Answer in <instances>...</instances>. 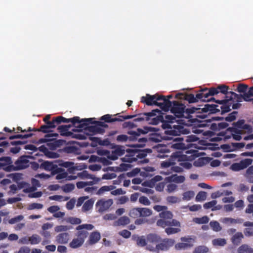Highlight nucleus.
<instances>
[{
	"label": "nucleus",
	"instance_id": "obj_40",
	"mask_svg": "<svg viewBox=\"0 0 253 253\" xmlns=\"http://www.w3.org/2000/svg\"><path fill=\"white\" fill-rule=\"evenodd\" d=\"M181 154H182V153H181ZM183 154V153H182ZM183 155H184L183 154ZM185 155H186L188 157H189L191 159H189V160H181L180 161H179L178 162H182V161H183V163H180L179 164V165L183 166L184 168H185L186 169H190V168H191L192 167V165L191 164H190L189 161H192L194 157H193V155H190V156H188L186 154H185Z\"/></svg>",
	"mask_w": 253,
	"mask_h": 253
},
{
	"label": "nucleus",
	"instance_id": "obj_29",
	"mask_svg": "<svg viewBox=\"0 0 253 253\" xmlns=\"http://www.w3.org/2000/svg\"><path fill=\"white\" fill-rule=\"evenodd\" d=\"M57 174L56 179L57 180L67 179V173L63 171L61 168H57L54 174Z\"/></svg>",
	"mask_w": 253,
	"mask_h": 253
},
{
	"label": "nucleus",
	"instance_id": "obj_37",
	"mask_svg": "<svg viewBox=\"0 0 253 253\" xmlns=\"http://www.w3.org/2000/svg\"><path fill=\"white\" fill-rule=\"evenodd\" d=\"M130 222L129 218L126 216L120 218L115 223V225H126Z\"/></svg>",
	"mask_w": 253,
	"mask_h": 253
},
{
	"label": "nucleus",
	"instance_id": "obj_23",
	"mask_svg": "<svg viewBox=\"0 0 253 253\" xmlns=\"http://www.w3.org/2000/svg\"><path fill=\"white\" fill-rule=\"evenodd\" d=\"M84 241L85 240L83 238L77 237V238L72 240V241L70 243L69 246L73 249H76L81 247L83 245Z\"/></svg>",
	"mask_w": 253,
	"mask_h": 253
},
{
	"label": "nucleus",
	"instance_id": "obj_55",
	"mask_svg": "<svg viewBox=\"0 0 253 253\" xmlns=\"http://www.w3.org/2000/svg\"><path fill=\"white\" fill-rule=\"evenodd\" d=\"M75 185L73 184H67L62 187V190L65 193H69L75 189Z\"/></svg>",
	"mask_w": 253,
	"mask_h": 253
},
{
	"label": "nucleus",
	"instance_id": "obj_27",
	"mask_svg": "<svg viewBox=\"0 0 253 253\" xmlns=\"http://www.w3.org/2000/svg\"><path fill=\"white\" fill-rule=\"evenodd\" d=\"M179 137H176L173 141V143L171 144L169 147L175 149L182 150L185 148L184 144L179 141Z\"/></svg>",
	"mask_w": 253,
	"mask_h": 253
},
{
	"label": "nucleus",
	"instance_id": "obj_39",
	"mask_svg": "<svg viewBox=\"0 0 253 253\" xmlns=\"http://www.w3.org/2000/svg\"><path fill=\"white\" fill-rule=\"evenodd\" d=\"M114 188L115 187L113 185L103 186L98 190L97 194L99 195H102L104 194L105 192L112 191Z\"/></svg>",
	"mask_w": 253,
	"mask_h": 253
},
{
	"label": "nucleus",
	"instance_id": "obj_43",
	"mask_svg": "<svg viewBox=\"0 0 253 253\" xmlns=\"http://www.w3.org/2000/svg\"><path fill=\"white\" fill-rule=\"evenodd\" d=\"M94 204L93 201L88 200L85 202L82 207V210L84 211H87L90 210L93 207Z\"/></svg>",
	"mask_w": 253,
	"mask_h": 253
},
{
	"label": "nucleus",
	"instance_id": "obj_28",
	"mask_svg": "<svg viewBox=\"0 0 253 253\" xmlns=\"http://www.w3.org/2000/svg\"><path fill=\"white\" fill-rule=\"evenodd\" d=\"M195 195V192L193 190H187L182 193V199L184 201H189L193 199Z\"/></svg>",
	"mask_w": 253,
	"mask_h": 253
},
{
	"label": "nucleus",
	"instance_id": "obj_24",
	"mask_svg": "<svg viewBox=\"0 0 253 253\" xmlns=\"http://www.w3.org/2000/svg\"><path fill=\"white\" fill-rule=\"evenodd\" d=\"M217 201L212 200L209 202L206 203L204 205V208L206 209H211L212 211L219 210L222 208V206L218 205H216Z\"/></svg>",
	"mask_w": 253,
	"mask_h": 253
},
{
	"label": "nucleus",
	"instance_id": "obj_21",
	"mask_svg": "<svg viewBox=\"0 0 253 253\" xmlns=\"http://www.w3.org/2000/svg\"><path fill=\"white\" fill-rule=\"evenodd\" d=\"M100 238L101 236L99 232H93L90 234L87 243L89 245L94 244L100 240Z\"/></svg>",
	"mask_w": 253,
	"mask_h": 253
},
{
	"label": "nucleus",
	"instance_id": "obj_54",
	"mask_svg": "<svg viewBox=\"0 0 253 253\" xmlns=\"http://www.w3.org/2000/svg\"><path fill=\"white\" fill-rule=\"evenodd\" d=\"M49 199L51 200H55L58 202H62L67 201L69 198L60 195H54L49 197Z\"/></svg>",
	"mask_w": 253,
	"mask_h": 253
},
{
	"label": "nucleus",
	"instance_id": "obj_62",
	"mask_svg": "<svg viewBox=\"0 0 253 253\" xmlns=\"http://www.w3.org/2000/svg\"><path fill=\"white\" fill-rule=\"evenodd\" d=\"M139 202L140 204L145 206H149L151 204L150 201L145 196H141L139 198Z\"/></svg>",
	"mask_w": 253,
	"mask_h": 253
},
{
	"label": "nucleus",
	"instance_id": "obj_35",
	"mask_svg": "<svg viewBox=\"0 0 253 253\" xmlns=\"http://www.w3.org/2000/svg\"><path fill=\"white\" fill-rule=\"evenodd\" d=\"M131 166L129 164H122L120 165L119 167H115V168H111V170L115 171H126L128 170Z\"/></svg>",
	"mask_w": 253,
	"mask_h": 253
},
{
	"label": "nucleus",
	"instance_id": "obj_8",
	"mask_svg": "<svg viewBox=\"0 0 253 253\" xmlns=\"http://www.w3.org/2000/svg\"><path fill=\"white\" fill-rule=\"evenodd\" d=\"M253 162V160L252 159H245L239 163L232 165L231 169L234 171H238L247 168L248 166L251 165Z\"/></svg>",
	"mask_w": 253,
	"mask_h": 253
},
{
	"label": "nucleus",
	"instance_id": "obj_15",
	"mask_svg": "<svg viewBox=\"0 0 253 253\" xmlns=\"http://www.w3.org/2000/svg\"><path fill=\"white\" fill-rule=\"evenodd\" d=\"M159 95V94H156L153 95L147 94L146 96L141 97V101L145 103L148 105H156Z\"/></svg>",
	"mask_w": 253,
	"mask_h": 253
},
{
	"label": "nucleus",
	"instance_id": "obj_13",
	"mask_svg": "<svg viewBox=\"0 0 253 253\" xmlns=\"http://www.w3.org/2000/svg\"><path fill=\"white\" fill-rule=\"evenodd\" d=\"M157 225L158 226L162 227H165L168 226H174L175 227H180V223L176 220L172 219L171 220H168L166 219L161 218L159 219L157 222Z\"/></svg>",
	"mask_w": 253,
	"mask_h": 253
},
{
	"label": "nucleus",
	"instance_id": "obj_3",
	"mask_svg": "<svg viewBox=\"0 0 253 253\" xmlns=\"http://www.w3.org/2000/svg\"><path fill=\"white\" fill-rule=\"evenodd\" d=\"M190 159V158L188 157L186 155L181 154V152H177L168 161L163 162L161 163V167L164 168H167L176 164L177 162L181 160H189Z\"/></svg>",
	"mask_w": 253,
	"mask_h": 253
},
{
	"label": "nucleus",
	"instance_id": "obj_46",
	"mask_svg": "<svg viewBox=\"0 0 253 253\" xmlns=\"http://www.w3.org/2000/svg\"><path fill=\"white\" fill-rule=\"evenodd\" d=\"M209 251V248L206 246H199L195 248L193 253H207Z\"/></svg>",
	"mask_w": 253,
	"mask_h": 253
},
{
	"label": "nucleus",
	"instance_id": "obj_59",
	"mask_svg": "<svg viewBox=\"0 0 253 253\" xmlns=\"http://www.w3.org/2000/svg\"><path fill=\"white\" fill-rule=\"evenodd\" d=\"M242 96L244 100L246 101H253V92L249 90L248 92H245Z\"/></svg>",
	"mask_w": 253,
	"mask_h": 253
},
{
	"label": "nucleus",
	"instance_id": "obj_45",
	"mask_svg": "<svg viewBox=\"0 0 253 253\" xmlns=\"http://www.w3.org/2000/svg\"><path fill=\"white\" fill-rule=\"evenodd\" d=\"M140 208H135L130 210L129 215L131 217L136 218L140 217Z\"/></svg>",
	"mask_w": 253,
	"mask_h": 253
},
{
	"label": "nucleus",
	"instance_id": "obj_38",
	"mask_svg": "<svg viewBox=\"0 0 253 253\" xmlns=\"http://www.w3.org/2000/svg\"><path fill=\"white\" fill-rule=\"evenodd\" d=\"M159 216L161 218L170 220L172 219L173 215L170 211H168V210H166L165 211L159 213Z\"/></svg>",
	"mask_w": 253,
	"mask_h": 253
},
{
	"label": "nucleus",
	"instance_id": "obj_53",
	"mask_svg": "<svg viewBox=\"0 0 253 253\" xmlns=\"http://www.w3.org/2000/svg\"><path fill=\"white\" fill-rule=\"evenodd\" d=\"M7 177L14 182H17L22 178V175L19 173H11Z\"/></svg>",
	"mask_w": 253,
	"mask_h": 253
},
{
	"label": "nucleus",
	"instance_id": "obj_47",
	"mask_svg": "<svg viewBox=\"0 0 253 253\" xmlns=\"http://www.w3.org/2000/svg\"><path fill=\"white\" fill-rule=\"evenodd\" d=\"M193 221L198 224H204L208 223L209 221V218L207 216L202 217H196L193 219Z\"/></svg>",
	"mask_w": 253,
	"mask_h": 253
},
{
	"label": "nucleus",
	"instance_id": "obj_26",
	"mask_svg": "<svg viewBox=\"0 0 253 253\" xmlns=\"http://www.w3.org/2000/svg\"><path fill=\"white\" fill-rule=\"evenodd\" d=\"M232 147L229 146L228 145H224L223 148L226 149L227 151H232L236 149L243 148L245 146L244 143H232Z\"/></svg>",
	"mask_w": 253,
	"mask_h": 253
},
{
	"label": "nucleus",
	"instance_id": "obj_12",
	"mask_svg": "<svg viewBox=\"0 0 253 253\" xmlns=\"http://www.w3.org/2000/svg\"><path fill=\"white\" fill-rule=\"evenodd\" d=\"M185 106L182 104H180L175 101L173 106L171 109V112L177 117H181L183 115Z\"/></svg>",
	"mask_w": 253,
	"mask_h": 253
},
{
	"label": "nucleus",
	"instance_id": "obj_61",
	"mask_svg": "<svg viewBox=\"0 0 253 253\" xmlns=\"http://www.w3.org/2000/svg\"><path fill=\"white\" fill-rule=\"evenodd\" d=\"M137 243L139 246L141 247H143L146 245H147V247L148 246L147 240H146L143 236L138 238L137 239Z\"/></svg>",
	"mask_w": 253,
	"mask_h": 253
},
{
	"label": "nucleus",
	"instance_id": "obj_5",
	"mask_svg": "<svg viewBox=\"0 0 253 253\" xmlns=\"http://www.w3.org/2000/svg\"><path fill=\"white\" fill-rule=\"evenodd\" d=\"M163 127L164 128L167 129V130H165V133L166 134L169 135V136H168L165 137L166 139H172V137L170 136L178 135L181 131V126L179 125H173V126H171V125L169 124L165 123L163 125Z\"/></svg>",
	"mask_w": 253,
	"mask_h": 253
},
{
	"label": "nucleus",
	"instance_id": "obj_48",
	"mask_svg": "<svg viewBox=\"0 0 253 253\" xmlns=\"http://www.w3.org/2000/svg\"><path fill=\"white\" fill-rule=\"evenodd\" d=\"M232 135L233 138L236 140H240L241 139V130H238L237 128L231 129Z\"/></svg>",
	"mask_w": 253,
	"mask_h": 253
},
{
	"label": "nucleus",
	"instance_id": "obj_44",
	"mask_svg": "<svg viewBox=\"0 0 253 253\" xmlns=\"http://www.w3.org/2000/svg\"><path fill=\"white\" fill-rule=\"evenodd\" d=\"M95 181H80L77 183V186L78 188H83L87 186H90L97 183Z\"/></svg>",
	"mask_w": 253,
	"mask_h": 253
},
{
	"label": "nucleus",
	"instance_id": "obj_64",
	"mask_svg": "<svg viewBox=\"0 0 253 253\" xmlns=\"http://www.w3.org/2000/svg\"><path fill=\"white\" fill-rule=\"evenodd\" d=\"M135 155L131 156H126L124 158H122L123 161L128 163H132L136 161V158H134Z\"/></svg>",
	"mask_w": 253,
	"mask_h": 253
},
{
	"label": "nucleus",
	"instance_id": "obj_56",
	"mask_svg": "<svg viewBox=\"0 0 253 253\" xmlns=\"http://www.w3.org/2000/svg\"><path fill=\"white\" fill-rule=\"evenodd\" d=\"M207 193L204 191H201L198 193L196 197V200L198 202H201L206 200Z\"/></svg>",
	"mask_w": 253,
	"mask_h": 253
},
{
	"label": "nucleus",
	"instance_id": "obj_32",
	"mask_svg": "<svg viewBox=\"0 0 253 253\" xmlns=\"http://www.w3.org/2000/svg\"><path fill=\"white\" fill-rule=\"evenodd\" d=\"M244 238V235L241 232L235 233L231 238V241L234 245L239 244Z\"/></svg>",
	"mask_w": 253,
	"mask_h": 253
},
{
	"label": "nucleus",
	"instance_id": "obj_10",
	"mask_svg": "<svg viewBox=\"0 0 253 253\" xmlns=\"http://www.w3.org/2000/svg\"><path fill=\"white\" fill-rule=\"evenodd\" d=\"M12 164V161L10 157L0 158V169L7 171L13 170L14 166Z\"/></svg>",
	"mask_w": 253,
	"mask_h": 253
},
{
	"label": "nucleus",
	"instance_id": "obj_7",
	"mask_svg": "<svg viewBox=\"0 0 253 253\" xmlns=\"http://www.w3.org/2000/svg\"><path fill=\"white\" fill-rule=\"evenodd\" d=\"M113 204V201L112 199H102L96 202L95 207L98 212H102L108 210Z\"/></svg>",
	"mask_w": 253,
	"mask_h": 253
},
{
	"label": "nucleus",
	"instance_id": "obj_20",
	"mask_svg": "<svg viewBox=\"0 0 253 253\" xmlns=\"http://www.w3.org/2000/svg\"><path fill=\"white\" fill-rule=\"evenodd\" d=\"M78 177L82 179H91L92 181H95V182H98L101 180L99 178L96 177L88 173L87 171H83V172L78 173Z\"/></svg>",
	"mask_w": 253,
	"mask_h": 253
},
{
	"label": "nucleus",
	"instance_id": "obj_22",
	"mask_svg": "<svg viewBox=\"0 0 253 253\" xmlns=\"http://www.w3.org/2000/svg\"><path fill=\"white\" fill-rule=\"evenodd\" d=\"M32 183L33 184L32 186L27 185V187L24 188L23 191L24 192L29 193L35 191L37 187L40 186L39 181L36 178H32Z\"/></svg>",
	"mask_w": 253,
	"mask_h": 253
},
{
	"label": "nucleus",
	"instance_id": "obj_19",
	"mask_svg": "<svg viewBox=\"0 0 253 253\" xmlns=\"http://www.w3.org/2000/svg\"><path fill=\"white\" fill-rule=\"evenodd\" d=\"M180 241L183 242L185 246L187 249L190 248L194 246V243L196 242V238L192 237L191 236H186L181 237Z\"/></svg>",
	"mask_w": 253,
	"mask_h": 253
},
{
	"label": "nucleus",
	"instance_id": "obj_57",
	"mask_svg": "<svg viewBox=\"0 0 253 253\" xmlns=\"http://www.w3.org/2000/svg\"><path fill=\"white\" fill-rule=\"evenodd\" d=\"M180 201H181L180 199L176 196H168L167 198V202H168L169 203H170V204H175V203H179L180 202Z\"/></svg>",
	"mask_w": 253,
	"mask_h": 253
},
{
	"label": "nucleus",
	"instance_id": "obj_2",
	"mask_svg": "<svg viewBox=\"0 0 253 253\" xmlns=\"http://www.w3.org/2000/svg\"><path fill=\"white\" fill-rule=\"evenodd\" d=\"M91 121L92 119L91 118L80 120L79 117H75L70 119H66L62 116H59L55 119V121H56L57 123H60L61 122L68 123L71 122L75 125H76L77 124H78V125L76 126L77 127L83 125H87L88 124L91 123Z\"/></svg>",
	"mask_w": 253,
	"mask_h": 253
},
{
	"label": "nucleus",
	"instance_id": "obj_25",
	"mask_svg": "<svg viewBox=\"0 0 253 253\" xmlns=\"http://www.w3.org/2000/svg\"><path fill=\"white\" fill-rule=\"evenodd\" d=\"M185 177L182 175L173 174L166 178V180L169 182H174L177 183H181L185 181Z\"/></svg>",
	"mask_w": 253,
	"mask_h": 253
},
{
	"label": "nucleus",
	"instance_id": "obj_49",
	"mask_svg": "<svg viewBox=\"0 0 253 253\" xmlns=\"http://www.w3.org/2000/svg\"><path fill=\"white\" fill-rule=\"evenodd\" d=\"M41 241V237L36 234L33 235L30 237V243L32 245H36L39 243Z\"/></svg>",
	"mask_w": 253,
	"mask_h": 253
},
{
	"label": "nucleus",
	"instance_id": "obj_18",
	"mask_svg": "<svg viewBox=\"0 0 253 253\" xmlns=\"http://www.w3.org/2000/svg\"><path fill=\"white\" fill-rule=\"evenodd\" d=\"M147 243L148 246L147 247V249H148V247L149 246L150 247H154V246H152L151 244H157L161 241V238L159 236L154 234H150L147 236Z\"/></svg>",
	"mask_w": 253,
	"mask_h": 253
},
{
	"label": "nucleus",
	"instance_id": "obj_50",
	"mask_svg": "<svg viewBox=\"0 0 253 253\" xmlns=\"http://www.w3.org/2000/svg\"><path fill=\"white\" fill-rule=\"evenodd\" d=\"M152 130V127H144L143 128H138L137 131H134L133 133L136 135H139L140 134H146L149 131Z\"/></svg>",
	"mask_w": 253,
	"mask_h": 253
},
{
	"label": "nucleus",
	"instance_id": "obj_4",
	"mask_svg": "<svg viewBox=\"0 0 253 253\" xmlns=\"http://www.w3.org/2000/svg\"><path fill=\"white\" fill-rule=\"evenodd\" d=\"M175 243L173 239H167L163 240L160 243L156 245V247H148V250L150 251L156 252L159 251H167L172 247Z\"/></svg>",
	"mask_w": 253,
	"mask_h": 253
},
{
	"label": "nucleus",
	"instance_id": "obj_33",
	"mask_svg": "<svg viewBox=\"0 0 253 253\" xmlns=\"http://www.w3.org/2000/svg\"><path fill=\"white\" fill-rule=\"evenodd\" d=\"M238 253H253V248L247 244H243L238 249Z\"/></svg>",
	"mask_w": 253,
	"mask_h": 253
},
{
	"label": "nucleus",
	"instance_id": "obj_41",
	"mask_svg": "<svg viewBox=\"0 0 253 253\" xmlns=\"http://www.w3.org/2000/svg\"><path fill=\"white\" fill-rule=\"evenodd\" d=\"M226 240L224 238H217L212 241V244L214 246H224L226 244Z\"/></svg>",
	"mask_w": 253,
	"mask_h": 253
},
{
	"label": "nucleus",
	"instance_id": "obj_16",
	"mask_svg": "<svg viewBox=\"0 0 253 253\" xmlns=\"http://www.w3.org/2000/svg\"><path fill=\"white\" fill-rule=\"evenodd\" d=\"M41 168L45 170L52 171V175H53L57 166L54 162L45 161L41 165Z\"/></svg>",
	"mask_w": 253,
	"mask_h": 253
},
{
	"label": "nucleus",
	"instance_id": "obj_58",
	"mask_svg": "<svg viewBox=\"0 0 253 253\" xmlns=\"http://www.w3.org/2000/svg\"><path fill=\"white\" fill-rule=\"evenodd\" d=\"M43 205L40 203H31L28 206V210H33L35 209H42Z\"/></svg>",
	"mask_w": 253,
	"mask_h": 253
},
{
	"label": "nucleus",
	"instance_id": "obj_9",
	"mask_svg": "<svg viewBox=\"0 0 253 253\" xmlns=\"http://www.w3.org/2000/svg\"><path fill=\"white\" fill-rule=\"evenodd\" d=\"M156 106H159L164 111H168L171 106V102L166 96L159 94Z\"/></svg>",
	"mask_w": 253,
	"mask_h": 253
},
{
	"label": "nucleus",
	"instance_id": "obj_17",
	"mask_svg": "<svg viewBox=\"0 0 253 253\" xmlns=\"http://www.w3.org/2000/svg\"><path fill=\"white\" fill-rule=\"evenodd\" d=\"M69 240L70 235L66 232L59 234L56 237V242L61 244L67 243Z\"/></svg>",
	"mask_w": 253,
	"mask_h": 253
},
{
	"label": "nucleus",
	"instance_id": "obj_36",
	"mask_svg": "<svg viewBox=\"0 0 253 253\" xmlns=\"http://www.w3.org/2000/svg\"><path fill=\"white\" fill-rule=\"evenodd\" d=\"M140 217H148L152 214V211L147 208H140Z\"/></svg>",
	"mask_w": 253,
	"mask_h": 253
},
{
	"label": "nucleus",
	"instance_id": "obj_30",
	"mask_svg": "<svg viewBox=\"0 0 253 253\" xmlns=\"http://www.w3.org/2000/svg\"><path fill=\"white\" fill-rule=\"evenodd\" d=\"M244 121L243 120L240 121L235 124V126L237 128H243L245 129L246 132H251L252 131V128L251 126L248 125H244Z\"/></svg>",
	"mask_w": 253,
	"mask_h": 253
},
{
	"label": "nucleus",
	"instance_id": "obj_14",
	"mask_svg": "<svg viewBox=\"0 0 253 253\" xmlns=\"http://www.w3.org/2000/svg\"><path fill=\"white\" fill-rule=\"evenodd\" d=\"M125 152V147L122 146H118L114 149L109 156V159L111 160H116L119 156L124 154Z\"/></svg>",
	"mask_w": 253,
	"mask_h": 253
},
{
	"label": "nucleus",
	"instance_id": "obj_11",
	"mask_svg": "<svg viewBox=\"0 0 253 253\" xmlns=\"http://www.w3.org/2000/svg\"><path fill=\"white\" fill-rule=\"evenodd\" d=\"M29 161L27 157H21L15 162L13 170L24 169L29 166Z\"/></svg>",
	"mask_w": 253,
	"mask_h": 253
},
{
	"label": "nucleus",
	"instance_id": "obj_52",
	"mask_svg": "<svg viewBox=\"0 0 253 253\" xmlns=\"http://www.w3.org/2000/svg\"><path fill=\"white\" fill-rule=\"evenodd\" d=\"M87 168V166L84 164H80L79 165L73 166L71 168L69 169V171L72 173L73 170H81L85 169Z\"/></svg>",
	"mask_w": 253,
	"mask_h": 253
},
{
	"label": "nucleus",
	"instance_id": "obj_34",
	"mask_svg": "<svg viewBox=\"0 0 253 253\" xmlns=\"http://www.w3.org/2000/svg\"><path fill=\"white\" fill-rule=\"evenodd\" d=\"M89 162H100L102 163L105 165H110L111 163L105 158H99L96 156L92 155L90 157L89 160Z\"/></svg>",
	"mask_w": 253,
	"mask_h": 253
},
{
	"label": "nucleus",
	"instance_id": "obj_31",
	"mask_svg": "<svg viewBox=\"0 0 253 253\" xmlns=\"http://www.w3.org/2000/svg\"><path fill=\"white\" fill-rule=\"evenodd\" d=\"M220 222L226 224H236V223H241L243 222V220L241 219H234L229 217H225L221 218L220 220Z\"/></svg>",
	"mask_w": 253,
	"mask_h": 253
},
{
	"label": "nucleus",
	"instance_id": "obj_51",
	"mask_svg": "<svg viewBox=\"0 0 253 253\" xmlns=\"http://www.w3.org/2000/svg\"><path fill=\"white\" fill-rule=\"evenodd\" d=\"M211 227L214 231L218 232L221 230L222 228L219 223L216 221H212L210 223Z\"/></svg>",
	"mask_w": 253,
	"mask_h": 253
},
{
	"label": "nucleus",
	"instance_id": "obj_1",
	"mask_svg": "<svg viewBox=\"0 0 253 253\" xmlns=\"http://www.w3.org/2000/svg\"><path fill=\"white\" fill-rule=\"evenodd\" d=\"M236 95L237 94L233 92H228L226 96L227 99L217 100L216 101V102L223 105L221 107L223 111L225 112H229L231 110V106L232 109H237L239 106L238 104H232L231 102V100L235 97Z\"/></svg>",
	"mask_w": 253,
	"mask_h": 253
},
{
	"label": "nucleus",
	"instance_id": "obj_63",
	"mask_svg": "<svg viewBox=\"0 0 253 253\" xmlns=\"http://www.w3.org/2000/svg\"><path fill=\"white\" fill-rule=\"evenodd\" d=\"M70 228L67 226L65 225H58L56 226L54 228V231L57 232H60L63 231H66L69 230Z\"/></svg>",
	"mask_w": 253,
	"mask_h": 253
},
{
	"label": "nucleus",
	"instance_id": "obj_42",
	"mask_svg": "<svg viewBox=\"0 0 253 253\" xmlns=\"http://www.w3.org/2000/svg\"><path fill=\"white\" fill-rule=\"evenodd\" d=\"M170 226V227H168L165 229V232L168 235L176 234L179 232L181 231V229L180 228V226L179 227H172V226Z\"/></svg>",
	"mask_w": 253,
	"mask_h": 253
},
{
	"label": "nucleus",
	"instance_id": "obj_6",
	"mask_svg": "<svg viewBox=\"0 0 253 253\" xmlns=\"http://www.w3.org/2000/svg\"><path fill=\"white\" fill-rule=\"evenodd\" d=\"M94 228V226L91 224H83L78 226L76 227V236L83 238L85 240L87 235V231L92 230Z\"/></svg>",
	"mask_w": 253,
	"mask_h": 253
},
{
	"label": "nucleus",
	"instance_id": "obj_60",
	"mask_svg": "<svg viewBox=\"0 0 253 253\" xmlns=\"http://www.w3.org/2000/svg\"><path fill=\"white\" fill-rule=\"evenodd\" d=\"M24 216L23 215H19L9 219L8 222L11 224H15L22 220Z\"/></svg>",
	"mask_w": 253,
	"mask_h": 253
}]
</instances>
